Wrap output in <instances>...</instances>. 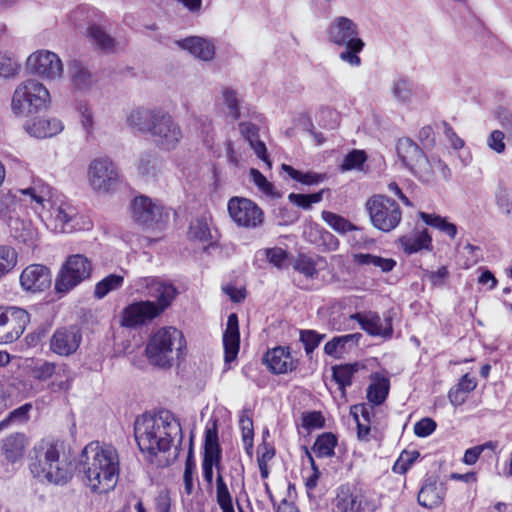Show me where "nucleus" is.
Returning a JSON list of instances; mask_svg holds the SVG:
<instances>
[{"mask_svg":"<svg viewBox=\"0 0 512 512\" xmlns=\"http://www.w3.org/2000/svg\"><path fill=\"white\" fill-rule=\"evenodd\" d=\"M10 237L16 242L28 247H34L38 240L37 229L28 219L20 217L14 210H8L2 215Z\"/></svg>","mask_w":512,"mask_h":512,"instance_id":"17","label":"nucleus"},{"mask_svg":"<svg viewBox=\"0 0 512 512\" xmlns=\"http://www.w3.org/2000/svg\"><path fill=\"white\" fill-rule=\"evenodd\" d=\"M431 242V236L426 229L400 238L401 246L408 254L416 253L422 249H429Z\"/></svg>","mask_w":512,"mask_h":512,"instance_id":"34","label":"nucleus"},{"mask_svg":"<svg viewBox=\"0 0 512 512\" xmlns=\"http://www.w3.org/2000/svg\"><path fill=\"white\" fill-rule=\"evenodd\" d=\"M419 217L426 225L440 230L452 239L455 238L457 234V227L455 224L448 222L445 217L426 212H420Z\"/></svg>","mask_w":512,"mask_h":512,"instance_id":"40","label":"nucleus"},{"mask_svg":"<svg viewBox=\"0 0 512 512\" xmlns=\"http://www.w3.org/2000/svg\"><path fill=\"white\" fill-rule=\"evenodd\" d=\"M240 427L242 431V440L247 451L253 447V422L247 415H242L240 418Z\"/></svg>","mask_w":512,"mask_h":512,"instance_id":"57","label":"nucleus"},{"mask_svg":"<svg viewBox=\"0 0 512 512\" xmlns=\"http://www.w3.org/2000/svg\"><path fill=\"white\" fill-rule=\"evenodd\" d=\"M88 36L92 42L103 52H114L116 41L112 36L106 33V31L101 26L91 25L88 29Z\"/></svg>","mask_w":512,"mask_h":512,"instance_id":"36","label":"nucleus"},{"mask_svg":"<svg viewBox=\"0 0 512 512\" xmlns=\"http://www.w3.org/2000/svg\"><path fill=\"white\" fill-rule=\"evenodd\" d=\"M82 342V332L78 326L57 328L50 337L49 349L52 353L69 357L77 352Z\"/></svg>","mask_w":512,"mask_h":512,"instance_id":"14","label":"nucleus"},{"mask_svg":"<svg viewBox=\"0 0 512 512\" xmlns=\"http://www.w3.org/2000/svg\"><path fill=\"white\" fill-rule=\"evenodd\" d=\"M185 347V340L180 330L174 327H164L157 330L149 339L146 346L148 360L154 366L171 367Z\"/></svg>","mask_w":512,"mask_h":512,"instance_id":"6","label":"nucleus"},{"mask_svg":"<svg viewBox=\"0 0 512 512\" xmlns=\"http://www.w3.org/2000/svg\"><path fill=\"white\" fill-rule=\"evenodd\" d=\"M50 283L49 269L40 264L27 266L20 275V284L26 291L40 292L48 288Z\"/></svg>","mask_w":512,"mask_h":512,"instance_id":"23","label":"nucleus"},{"mask_svg":"<svg viewBox=\"0 0 512 512\" xmlns=\"http://www.w3.org/2000/svg\"><path fill=\"white\" fill-rule=\"evenodd\" d=\"M267 260L278 269H282L287 258V252L280 247L267 248L264 250Z\"/></svg>","mask_w":512,"mask_h":512,"instance_id":"59","label":"nucleus"},{"mask_svg":"<svg viewBox=\"0 0 512 512\" xmlns=\"http://www.w3.org/2000/svg\"><path fill=\"white\" fill-rule=\"evenodd\" d=\"M26 446V436L22 433H15L3 440L2 450L6 459L14 463L23 457Z\"/></svg>","mask_w":512,"mask_h":512,"instance_id":"33","label":"nucleus"},{"mask_svg":"<svg viewBox=\"0 0 512 512\" xmlns=\"http://www.w3.org/2000/svg\"><path fill=\"white\" fill-rule=\"evenodd\" d=\"M162 169V161L151 155H143L139 160L138 171L146 179L156 178Z\"/></svg>","mask_w":512,"mask_h":512,"instance_id":"41","label":"nucleus"},{"mask_svg":"<svg viewBox=\"0 0 512 512\" xmlns=\"http://www.w3.org/2000/svg\"><path fill=\"white\" fill-rule=\"evenodd\" d=\"M419 456L417 451H404L394 465V471L399 473H405L407 469L413 464V462Z\"/></svg>","mask_w":512,"mask_h":512,"instance_id":"64","label":"nucleus"},{"mask_svg":"<svg viewBox=\"0 0 512 512\" xmlns=\"http://www.w3.org/2000/svg\"><path fill=\"white\" fill-rule=\"evenodd\" d=\"M135 439L139 449L151 457L167 452L174 441H182L179 420L168 410L143 414L135 421Z\"/></svg>","mask_w":512,"mask_h":512,"instance_id":"3","label":"nucleus"},{"mask_svg":"<svg viewBox=\"0 0 512 512\" xmlns=\"http://www.w3.org/2000/svg\"><path fill=\"white\" fill-rule=\"evenodd\" d=\"M124 278L120 275L110 274L101 281H99L94 290V295L98 299L104 298L109 292L120 288L123 284Z\"/></svg>","mask_w":512,"mask_h":512,"instance_id":"45","label":"nucleus"},{"mask_svg":"<svg viewBox=\"0 0 512 512\" xmlns=\"http://www.w3.org/2000/svg\"><path fill=\"white\" fill-rule=\"evenodd\" d=\"M223 98H224L225 104L227 105V107L229 109L230 115L234 119H238L240 117V112H239V101H238L237 93L233 89L226 88L223 91Z\"/></svg>","mask_w":512,"mask_h":512,"instance_id":"63","label":"nucleus"},{"mask_svg":"<svg viewBox=\"0 0 512 512\" xmlns=\"http://www.w3.org/2000/svg\"><path fill=\"white\" fill-rule=\"evenodd\" d=\"M195 461L193 459L192 450L190 449L186 462H185V469H184V489L185 492L190 495L193 492V474L195 471Z\"/></svg>","mask_w":512,"mask_h":512,"instance_id":"58","label":"nucleus"},{"mask_svg":"<svg viewBox=\"0 0 512 512\" xmlns=\"http://www.w3.org/2000/svg\"><path fill=\"white\" fill-rule=\"evenodd\" d=\"M366 210L373 227L382 232L394 230L402 218L398 203L385 195L370 197L366 202Z\"/></svg>","mask_w":512,"mask_h":512,"instance_id":"9","label":"nucleus"},{"mask_svg":"<svg viewBox=\"0 0 512 512\" xmlns=\"http://www.w3.org/2000/svg\"><path fill=\"white\" fill-rule=\"evenodd\" d=\"M68 72L71 85L76 91L86 93L96 83V79L90 70L78 61H73L69 64Z\"/></svg>","mask_w":512,"mask_h":512,"instance_id":"30","label":"nucleus"},{"mask_svg":"<svg viewBox=\"0 0 512 512\" xmlns=\"http://www.w3.org/2000/svg\"><path fill=\"white\" fill-rule=\"evenodd\" d=\"M160 315L153 301H139L128 305L122 313L121 324L134 328L151 321Z\"/></svg>","mask_w":512,"mask_h":512,"instance_id":"19","label":"nucleus"},{"mask_svg":"<svg viewBox=\"0 0 512 512\" xmlns=\"http://www.w3.org/2000/svg\"><path fill=\"white\" fill-rule=\"evenodd\" d=\"M392 93L397 100H399L401 102L408 101L411 97L410 82L405 79L397 80L393 85Z\"/></svg>","mask_w":512,"mask_h":512,"instance_id":"62","label":"nucleus"},{"mask_svg":"<svg viewBox=\"0 0 512 512\" xmlns=\"http://www.w3.org/2000/svg\"><path fill=\"white\" fill-rule=\"evenodd\" d=\"M223 346L225 362L229 363L234 361L238 355L240 346L238 317L234 313L230 314L228 317L227 327L223 334Z\"/></svg>","mask_w":512,"mask_h":512,"instance_id":"29","label":"nucleus"},{"mask_svg":"<svg viewBox=\"0 0 512 512\" xmlns=\"http://www.w3.org/2000/svg\"><path fill=\"white\" fill-rule=\"evenodd\" d=\"M228 212L239 226L257 228L263 223V211L247 198H231L228 202Z\"/></svg>","mask_w":512,"mask_h":512,"instance_id":"13","label":"nucleus"},{"mask_svg":"<svg viewBox=\"0 0 512 512\" xmlns=\"http://www.w3.org/2000/svg\"><path fill=\"white\" fill-rule=\"evenodd\" d=\"M163 207L147 196H137L131 203V215L134 222L141 226H151L161 220Z\"/></svg>","mask_w":512,"mask_h":512,"instance_id":"18","label":"nucleus"},{"mask_svg":"<svg viewBox=\"0 0 512 512\" xmlns=\"http://www.w3.org/2000/svg\"><path fill=\"white\" fill-rule=\"evenodd\" d=\"M337 444V438L332 433H323L318 436L313 451L317 457H331L334 455V449Z\"/></svg>","mask_w":512,"mask_h":512,"instance_id":"44","label":"nucleus"},{"mask_svg":"<svg viewBox=\"0 0 512 512\" xmlns=\"http://www.w3.org/2000/svg\"><path fill=\"white\" fill-rule=\"evenodd\" d=\"M327 41L335 46L344 47L339 59L351 67H359L362 60L359 54L365 48V42L359 36L358 24L349 17L336 16L325 30Z\"/></svg>","mask_w":512,"mask_h":512,"instance_id":"5","label":"nucleus"},{"mask_svg":"<svg viewBox=\"0 0 512 512\" xmlns=\"http://www.w3.org/2000/svg\"><path fill=\"white\" fill-rule=\"evenodd\" d=\"M353 261L358 265H371L377 267L385 273L392 271L396 266V261L391 258H383L368 253L354 254Z\"/></svg>","mask_w":512,"mask_h":512,"instance_id":"37","label":"nucleus"},{"mask_svg":"<svg viewBox=\"0 0 512 512\" xmlns=\"http://www.w3.org/2000/svg\"><path fill=\"white\" fill-rule=\"evenodd\" d=\"M87 180L93 191L106 195L117 189L122 177L116 163L107 156H101L90 161Z\"/></svg>","mask_w":512,"mask_h":512,"instance_id":"8","label":"nucleus"},{"mask_svg":"<svg viewBox=\"0 0 512 512\" xmlns=\"http://www.w3.org/2000/svg\"><path fill=\"white\" fill-rule=\"evenodd\" d=\"M397 155L402 163L424 183L433 182V169L429 158L410 138H400L396 145Z\"/></svg>","mask_w":512,"mask_h":512,"instance_id":"10","label":"nucleus"},{"mask_svg":"<svg viewBox=\"0 0 512 512\" xmlns=\"http://www.w3.org/2000/svg\"><path fill=\"white\" fill-rule=\"evenodd\" d=\"M157 118L150 131L154 142L164 150L175 149L182 138L179 125L164 111Z\"/></svg>","mask_w":512,"mask_h":512,"instance_id":"15","label":"nucleus"},{"mask_svg":"<svg viewBox=\"0 0 512 512\" xmlns=\"http://www.w3.org/2000/svg\"><path fill=\"white\" fill-rule=\"evenodd\" d=\"M19 254L15 247L0 244V279L11 273L17 266Z\"/></svg>","mask_w":512,"mask_h":512,"instance_id":"38","label":"nucleus"},{"mask_svg":"<svg viewBox=\"0 0 512 512\" xmlns=\"http://www.w3.org/2000/svg\"><path fill=\"white\" fill-rule=\"evenodd\" d=\"M505 138L507 136L503 130L495 129L487 138V146L495 153L502 154L506 150Z\"/></svg>","mask_w":512,"mask_h":512,"instance_id":"55","label":"nucleus"},{"mask_svg":"<svg viewBox=\"0 0 512 512\" xmlns=\"http://www.w3.org/2000/svg\"><path fill=\"white\" fill-rule=\"evenodd\" d=\"M282 170L285 171L292 179L306 185L317 184L323 179L319 174L312 172L302 173L287 164H282Z\"/></svg>","mask_w":512,"mask_h":512,"instance_id":"50","label":"nucleus"},{"mask_svg":"<svg viewBox=\"0 0 512 512\" xmlns=\"http://www.w3.org/2000/svg\"><path fill=\"white\" fill-rule=\"evenodd\" d=\"M20 65L13 57L0 53V77L12 78L19 72Z\"/></svg>","mask_w":512,"mask_h":512,"instance_id":"53","label":"nucleus"},{"mask_svg":"<svg viewBox=\"0 0 512 512\" xmlns=\"http://www.w3.org/2000/svg\"><path fill=\"white\" fill-rule=\"evenodd\" d=\"M325 338V334H319L314 330H301L300 341L302 342L307 355H311Z\"/></svg>","mask_w":512,"mask_h":512,"instance_id":"51","label":"nucleus"},{"mask_svg":"<svg viewBox=\"0 0 512 512\" xmlns=\"http://www.w3.org/2000/svg\"><path fill=\"white\" fill-rule=\"evenodd\" d=\"M146 295L157 300L156 307L159 313H163L173 302L178 294L172 283L162 281L158 278H145Z\"/></svg>","mask_w":512,"mask_h":512,"instance_id":"22","label":"nucleus"},{"mask_svg":"<svg viewBox=\"0 0 512 512\" xmlns=\"http://www.w3.org/2000/svg\"><path fill=\"white\" fill-rule=\"evenodd\" d=\"M76 469L83 484L92 493H108L119 480V452L111 444L92 441L79 454Z\"/></svg>","mask_w":512,"mask_h":512,"instance_id":"2","label":"nucleus"},{"mask_svg":"<svg viewBox=\"0 0 512 512\" xmlns=\"http://www.w3.org/2000/svg\"><path fill=\"white\" fill-rule=\"evenodd\" d=\"M188 236L201 242H208L211 238L210 229L205 217H198L190 224Z\"/></svg>","mask_w":512,"mask_h":512,"instance_id":"46","label":"nucleus"},{"mask_svg":"<svg viewBox=\"0 0 512 512\" xmlns=\"http://www.w3.org/2000/svg\"><path fill=\"white\" fill-rule=\"evenodd\" d=\"M360 364H343L333 367V378L339 385L342 396L345 395V388L352 384V378L356 372L359 371Z\"/></svg>","mask_w":512,"mask_h":512,"instance_id":"39","label":"nucleus"},{"mask_svg":"<svg viewBox=\"0 0 512 512\" xmlns=\"http://www.w3.org/2000/svg\"><path fill=\"white\" fill-rule=\"evenodd\" d=\"M12 198L32 209L55 232L72 233L83 228V218L77 208L56 196L53 188L45 183L15 189Z\"/></svg>","mask_w":512,"mask_h":512,"instance_id":"1","label":"nucleus"},{"mask_svg":"<svg viewBox=\"0 0 512 512\" xmlns=\"http://www.w3.org/2000/svg\"><path fill=\"white\" fill-rule=\"evenodd\" d=\"M36 454L37 463L31 464V472L36 477L55 485H64L72 478L71 460L63 442H42Z\"/></svg>","mask_w":512,"mask_h":512,"instance_id":"4","label":"nucleus"},{"mask_svg":"<svg viewBox=\"0 0 512 512\" xmlns=\"http://www.w3.org/2000/svg\"><path fill=\"white\" fill-rule=\"evenodd\" d=\"M389 381L386 378H380L371 383L367 389L368 400L375 404H382L388 396Z\"/></svg>","mask_w":512,"mask_h":512,"instance_id":"43","label":"nucleus"},{"mask_svg":"<svg viewBox=\"0 0 512 512\" xmlns=\"http://www.w3.org/2000/svg\"><path fill=\"white\" fill-rule=\"evenodd\" d=\"M496 119L505 131L507 140L512 141V112L505 108H499L496 112Z\"/></svg>","mask_w":512,"mask_h":512,"instance_id":"60","label":"nucleus"},{"mask_svg":"<svg viewBox=\"0 0 512 512\" xmlns=\"http://www.w3.org/2000/svg\"><path fill=\"white\" fill-rule=\"evenodd\" d=\"M32 409V404L26 403L19 408L11 411L8 416L0 421V431L9 427L12 423H23L29 418V412Z\"/></svg>","mask_w":512,"mask_h":512,"instance_id":"49","label":"nucleus"},{"mask_svg":"<svg viewBox=\"0 0 512 512\" xmlns=\"http://www.w3.org/2000/svg\"><path fill=\"white\" fill-rule=\"evenodd\" d=\"M3 325V343H11L17 340L29 323V314L19 307H5Z\"/></svg>","mask_w":512,"mask_h":512,"instance_id":"21","label":"nucleus"},{"mask_svg":"<svg viewBox=\"0 0 512 512\" xmlns=\"http://www.w3.org/2000/svg\"><path fill=\"white\" fill-rule=\"evenodd\" d=\"M216 500L222 512H235L232 496L220 473L216 479Z\"/></svg>","mask_w":512,"mask_h":512,"instance_id":"42","label":"nucleus"},{"mask_svg":"<svg viewBox=\"0 0 512 512\" xmlns=\"http://www.w3.org/2000/svg\"><path fill=\"white\" fill-rule=\"evenodd\" d=\"M334 506L336 512H374L377 509L374 501L349 486H341L338 489Z\"/></svg>","mask_w":512,"mask_h":512,"instance_id":"16","label":"nucleus"},{"mask_svg":"<svg viewBox=\"0 0 512 512\" xmlns=\"http://www.w3.org/2000/svg\"><path fill=\"white\" fill-rule=\"evenodd\" d=\"M56 372V364L48 361L38 363L32 370L33 377L45 381Z\"/></svg>","mask_w":512,"mask_h":512,"instance_id":"61","label":"nucleus"},{"mask_svg":"<svg viewBox=\"0 0 512 512\" xmlns=\"http://www.w3.org/2000/svg\"><path fill=\"white\" fill-rule=\"evenodd\" d=\"M181 49L195 58L208 62L214 59L215 47L210 40L199 36H190L175 42Z\"/></svg>","mask_w":512,"mask_h":512,"instance_id":"27","label":"nucleus"},{"mask_svg":"<svg viewBox=\"0 0 512 512\" xmlns=\"http://www.w3.org/2000/svg\"><path fill=\"white\" fill-rule=\"evenodd\" d=\"M495 204L507 219L512 221V188L499 181L494 192Z\"/></svg>","mask_w":512,"mask_h":512,"instance_id":"35","label":"nucleus"},{"mask_svg":"<svg viewBox=\"0 0 512 512\" xmlns=\"http://www.w3.org/2000/svg\"><path fill=\"white\" fill-rule=\"evenodd\" d=\"M161 113L159 109L136 108L128 115L127 123L138 131L150 132Z\"/></svg>","mask_w":512,"mask_h":512,"instance_id":"31","label":"nucleus"},{"mask_svg":"<svg viewBox=\"0 0 512 512\" xmlns=\"http://www.w3.org/2000/svg\"><path fill=\"white\" fill-rule=\"evenodd\" d=\"M91 262L82 254H73L67 257L62 264L56 281L55 289L58 293H67L81 282L90 277Z\"/></svg>","mask_w":512,"mask_h":512,"instance_id":"11","label":"nucleus"},{"mask_svg":"<svg viewBox=\"0 0 512 512\" xmlns=\"http://www.w3.org/2000/svg\"><path fill=\"white\" fill-rule=\"evenodd\" d=\"M293 269L303 274L309 279H314L318 276V270L315 267L314 260L304 254L299 255L293 262Z\"/></svg>","mask_w":512,"mask_h":512,"instance_id":"48","label":"nucleus"},{"mask_svg":"<svg viewBox=\"0 0 512 512\" xmlns=\"http://www.w3.org/2000/svg\"><path fill=\"white\" fill-rule=\"evenodd\" d=\"M322 193V191L308 195L290 193L288 199L291 203L303 209H310L313 203H318L322 200Z\"/></svg>","mask_w":512,"mask_h":512,"instance_id":"54","label":"nucleus"},{"mask_svg":"<svg viewBox=\"0 0 512 512\" xmlns=\"http://www.w3.org/2000/svg\"><path fill=\"white\" fill-rule=\"evenodd\" d=\"M50 94L45 85L36 79L19 83L12 95L11 110L17 117H28L46 107Z\"/></svg>","mask_w":512,"mask_h":512,"instance_id":"7","label":"nucleus"},{"mask_svg":"<svg viewBox=\"0 0 512 512\" xmlns=\"http://www.w3.org/2000/svg\"><path fill=\"white\" fill-rule=\"evenodd\" d=\"M26 70L45 80H59L64 73L61 58L53 51L40 49L31 53L26 60Z\"/></svg>","mask_w":512,"mask_h":512,"instance_id":"12","label":"nucleus"},{"mask_svg":"<svg viewBox=\"0 0 512 512\" xmlns=\"http://www.w3.org/2000/svg\"><path fill=\"white\" fill-rule=\"evenodd\" d=\"M62 122L57 118H35L27 121L25 131L32 137L44 139L59 134L63 130Z\"/></svg>","mask_w":512,"mask_h":512,"instance_id":"28","label":"nucleus"},{"mask_svg":"<svg viewBox=\"0 0 512 512\" xmlns=\"http://www.w3.org/2000/svg\"><path fill=\"white\" fill-rule=\"evenodd\" d=\"M366 161V154L362 150H353L348 153L341 164V169L344 171L360 168Z\"/></svg>","mask_w":512,"mask_h":512,"instance_id":"56","label":"nucleus"},{"mask_svg":"<svg viewBox=\"0 0 512 512\" xmlns=\"http://www.w3.org/2000/svg\"><path fill=\"white\" fill-rule=\"evenodd\" d=\"M221 459V450L218 443V431L216 422L205 432L204 458L202 462L203 477L211 484L213 480V465L218 467Z\"/></svg>","mask_w":512,"mask_h":512,"instance_id":"20","label":"nucleus"},{"mask_svg":"<svg viewBox=\"0 0 512 512\" xmlns=\"http://www.w3.org/2000/svg\"><path fill=\"white\" fill-rule=\"evenodd\" d=\"M250 179L264 194L272 197H280L278 193L274 192V186L267 178L257 169H250Z\"/></svg>","mask_w":512,"mask_h":512,"instance_id":"52","label":"nucleus"},{"mask_svg":"<svg viewBox=\"0 0 512 512\" xmlns=\"http://www.w3.org/2000/svg\"><path fill=\"white\" fill-rule=\"evenodd\" d=\"M322 218L332 229L342 234L356 229L347 219L329 211H323Z\"/></svg>","mask_w":512,"mask_h":512,"instance_id":"47","label":"nucleus"},{"mask_svg":"<svg viewBox=\"0 0 512 512\" xmlns=\"http://www.w3.org/2000/svg\"><path fill=\"white\" fill-rule=\"evenodd\" d=\"M446 494V487L436 477H428L418 493V503L432 509L442 504Z\"/></svg>","mask_w":512,"mask_h":512,"instance_id":"25","label":"nucleus"},{"mask_svg":"<svg viewBox=\"0 0 512 512\" xmlns=\"http://www.w3.org/2000/svg\"><path fill=\"white\" fill-rule=\"evenodd\" d=\"M263 362L274 374H285L296 368V362L289 349L282 346L268 350L263 357Z\"/></svg>","mask_w":512,"mask_h":512,"instance_id":"24","label":"nucleus"},{"mask_svg":"<svg viewBox=\"0 0 512 512\" xmlns=\"http://www.w3.org/2000/svg\"><path fill=\"white\" fill-rule=\"evenodd\" d=\"M362 335L360 333L346 334L333 337L324 346V352L332 357L340 358L341 355L349 352L357 346Z\"/></svg>","mask_w":512,"mask_h":512,"instance_id":"32","label":"nucleus"},{"mask_svg":"<svg viewBox=\"0 0 512 512\" xmlns=\"http://www.w3.org/2000/svg\"><path fill=\"white\" fill-rule=\"evenodd\" d=\"M356 319L361 328L372 336L391 337L393 333L392 323L389 318L382 319L373 312L367 314L356 313L352 315Z\"/></svg>","mask_w":512,"mask_h":512,"instance_id":"26","label":"nucleus"}]
</instances>
